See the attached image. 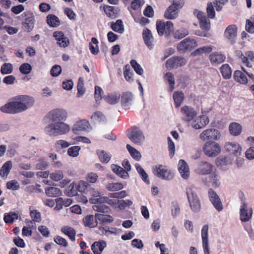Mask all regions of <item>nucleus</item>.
<instances>
[{
    "label": "nucleus",
    "mask_w": 254,
    "mask_h": 254,
    "mask_svg": "<svg viewBox=\"0 0 254 254\" xmlns=\"http://www.w3.org/2000/svg\"><path fill=\"white\" fill-rule=\"evenodd\" d=\"M67 117V112L62 108L54 109L49 112L44 118L49 122L44 129L45 134L51 137L67 134L70 130V126L64 123Z\"/></svg>",
    "instance_id": "nucleus-1"
},
{
    "label": "nucleus",
    "mask_w": 254,
    "mask_h": 254,
    "mask_svg": "<svg viewBox=\"0 0 254 254\" xmlns=\"http://www.w3.org/2000/svg\"><path fill=\"white\" fill-rule=\"evenodd\" d=\"M33 97L28 95H19L12 100L0 107L2 112L9 114H17L26 111L34 104Z\"/></svg>",
    "instance_id": "nucleus-2"
},
{
    "label": "nucleus",
    "mask_w": 254,
    "mask_h": 254,
    "mask_svg": "<svg viewBox=\"0 0 254 254\" xmlns=\"http://www.w3.org/2000/svg\"><path fill=\"white\" fill-rule=\"evenodd\" d=\"M185 3L184 0H173L172 4L166 10L164 17L167 19H174L178 16V12Z\"/></svg>",
    "instance_id": "nucleus-3"
},
{
    "label": "nucleus",
    "mask_w": 254,
    "mask_h": 254,
    "mask_svg": "<svg viewBox=\"0 0 254 254\" xmlns=\"http://www.w3.org/2000/svg\"><path fill=\"white\" fill-rule=\"evenodd\" d=\"M202 150L206 156L214 157L220 153L221 146L218 143L214 141H208L203 144Z\"/></svg>",
    "instance_id": "nucleus-4"
},
{
    "label": "nucleus",
    "mask_w": 254,
    "mask_h": 254,
    "mask_svg": "<svg viewBox=\"0 0 254 254\" xmlns=\"http://www.w3.org/2000/svg\"><path fill=\"white\" fill-rule=\"evenodd\" d=\"M187 197L192 211L195 212L199 211L201 208L200 202L196 192L190 188L186 189Z\"/></svg>",
    "instance_id": "nucleus-5"
},
{
    "label": "nucleus",
    "mask_w": 254,
    "mask_h": 254,
    "mask_svg": "<svg viewBox=\"0 0 254 254\" xmlns=\"http://www.w3.org/2000/svg\"><path fill=\"white\" fill-rule=\"evenodd\" d=\"M221 134L220 132L215 128H210L204 130L199 134L200 139L203 141H214L220 139Z\"/></svg>",
    "instance_id": "nucleus-6"
},
{
    "label": "nucleus",
    "mask_w": 254,
    "mask_h": 254,
    "mask_svg": "<svg viewBox=\"0 0 254 254\" xmlns=\"http://www.w3.org/2000/svg\"><path fill=\"white\" fill-rule=\"evenodd\" d=\"M197 46V43L195 40L186 38L178 44L177 50L180 53H184L187 51H191Z\"/></svg>",
    "instance_id": "nucleus-7"
},
{
    "label": "nucleus",
    "mask_w": 254,
    "mask_h": 254,
    "mask_svg": "<svg viewBox=\"0 0 254 254\" xmlns=\"http://www.w3.org/2000/svg\"><path fill=\"white\" fill-rule=\"evenodd\" d=\"M209 123V120L206 115H201L195 118L189 123L190 125L195 129L204 128Z\"/></svg>",
    "instance_id": "nucleus-8"
},
{
    "label": "nucleus",
    "mask_w": 254,
    "mask_h": 254,
    "mask_svg": "<svg viewBox=\"0 0 254 254\" xmlns=\"http://www.w3.org/2000/svg\"><path fill=\"white\" fill-rule=\"evenodd\" d=\"M153 173L158 177L165 180H171L174 177L173 173L162 165L156 166Z\"/></svg>",
    "instance_id": "nucleus-9"
},
{
    "label": "nucleus",
    "mask_w": 254,
    "mask_h": 254,
    "mask_svg": "<svg viewBox=\"0 0 254 254\" xmlns=\"http://www.w3.org/2000/svg\"><path fill=\"white\" fill-rule=\"evenodd\" d=\"M253 209L245 202H243L240 208V219L243 222L249 221L252 217Z\"/></svg>",
    "instance_id": "nucleus-10"
},
{
    "label": "nucleus",
    "mask_w": 254,
    "mask_h": 254,
    "mask_svg": "<svg viewBox=\"0 0 254 254\" xmlns=\"http://www.w3.org/2000/svg\"><path fill=\"white\" fill-rule=\"evenodd\" d=\"M181 112L183 115V120L189 123L191 122L197 115L196 112L193 108L188 106L182 107Z\"/></svg>",
    "instance_id": "nucleus-11"
},
{
    "label": "nucleus",
    "mask_w": 254,
    "mask_h": 254,
    "mask_svg": "<svg viewBox=\"0 0 254 254\" xmlns=\"http://www.w3.org/2000/svg\"><path fill=\"white\" fill-rule=\"evenodd\" d=\"M129 139L134 143L138 145L142 144L145 136L142 131L139 129H134L131 131L130 133L128 135Z\"/></svg>",
    "instance_id": "nucleus-12"
},
{
    "label": "nucleus",
    "mask_w": 254,
    "mask_h": 254,
    "mask_svg": "<svg viewBox=\"0 0 254 254\" xmlns=\"http://www.w3.org/2000/svg\"><path fill=\"white\" fill-rule=\"evenodd\" d=\"M212 170V165L210 163L201 161L198 164L195 172L197 174L204 175L209 174Z\"/></svg>",
    "instance_id": "nucleus-13"
},
{
    "label": "nucleus",
    "mask_w": 254,
    "mask_h": 254,
    "mask_svg": "<svg viewBox=\"0 0 254 254\" xmlns=\"http://www.w3.org/2000/svg\"><path fill=\"white\" fill-rule=\"evenodd\" d=\"M186 60L181 57H173L168 59L166 62L167 68H177L185 65Z\"/></svg>",
    "instance_id": "nucleus-14"
},
{
    "label": "nucleus",
    "mask_w": 254,
    "mask_h": 254,
    "mask_svg": "<svg viewBox=\"0 0 254 254\" xmlns=\"http://www.w3.org/2000/svg\"><path fill=\"white\" fill-rule=\"evenodd\" d=\"M208 226L204 225L201 230V238L202 240V247L204 254H210L208 239Z\"/></svg>",
    "instance_id": "nucleus-15"
},
{
    "label": "nucleus",
    "mask_w": 254,
    "mask_h": 254,
    "mask_svg": "<svg viewBox=\"0 0 254 254\" xmlns=\"http://www.w3.org/2000/svg\"><path fill=\"white\" fill-rule=\"evenodd\" d=\"M225 148L230 154L236 156L240 155L242 152V148L237 142H227L225 145Z\"/></svg>",
    "instance_id": "nucleus-16"
},
{
    "label": "nucleus",
    "mask_w": 254,
    "mask_h": 254,
    "mask_svg": "<svg viewBox=\"0 0 254 254\" xmlns=\"http://www.w3.org/2000/svg\"><path fill=\"white\" fill-rule=\"evenodd\" d=\"M216 164L220 169L226 170L232 165V162L229 157L220 156L216 159Z\"/></svg>",
    "instance_id": "nucleus-17"
},
{
    "label": "nucleus",
    "mask_w": 254,
    "mask_h": 254,
    "mask_svg": "<svg viewBox=\"0 0 254 254\" xmlns=\"http://www.w3.org/2000/svg\"><path fill=\"white\" fill-rule=\"evenodd\" d=\"M142 36L146 46L149 49H152L154 46V38L150 30L146 28H144L142 33Z\"/></svg>",
    "instance_id": "nucleus-18"
},
{
    "label": "nucleus",
    "mask_w": 254,
    "mask_h": 254,
    "mask_svg": "<svg viewBox=\"0 0 254 254\" xmlns=\"http://www.w3.org/2000/svg\"><path fill=\"white\" fill-rule=\"evenodd\" d=\"M54 37L57 41V44L62 47H67L69 44V41L67 37L61 31H56L53 34Z\"/></svg>",
    "instance_id": "nucleus-19"
},
{
    "label": "nucleus",
    "mask_w": 254,
    "mask_h": 254,
    "mask_svg": "<svg viewBox=\"0 0 254 254\" xmlns=\"http://www.w3.org/2000/svg\"><path fill=\"white\" fill-rule=\"evenodd\" d=\"M197 17L199 19L200 27L204 31H208L210 28V23L209 19L204 15L203 13L199 11L197 14Z\"/></svg>",
    "instance_id": "nucleus-20"
},
{
    "label": "nucleus",
    "mask_w": 254,
    "mask_h": 254,
    "mask_svg": "<svg viewBox=\"0 0 254 254\" xmlns=\"http://www.w3.org/2000/svg\"><path fill=\"white\" fill-rule=\"evenodd\" d=\"M178 170L182 177L187 179L190 176V169L187 163L183 160H180L178 164Z\"/></svg>",
    "instance_id": "nucleus-21"
},
{
    "label": "nucleus",
    "mask_w": 254,
    "mask_h": 254,
    "mask_svg": "<svg viewBox=\"0 0 254 254\" xmlns=\"http://www.w3.org/2000/svg\"><path fill=\"white\" fill-rule=\"evenodd\" d=\"M209 58L212 64L216 65L223 63L225 56L220 53L214 52L209 55Z\"/></svg>",
    "instance_id": "nucleus-22"
},
{
    "label": "nucleus",
    "mask_w": 254,
    "mask_h": 254,
    "mask_svg": "<svg viewBox=\"0 0 254 254\" xmlns=\"http://www.w3.org/2000/svg\"><path fill=\"white\" fill-rule=\"evenodd\" d=\"M237 26L234 24L230 25L226 28L224 32V36L231 41H233L237 36Z\"/></svg>",
    "instance_id": "nucleus-23"
},
{
    "label": "nucleus",
    "mask_w": 254,
    "mask_h": 254,
    "mask_svg": "<svg viewBox=\"0 0 254 254\" xmlns=\"http://www.w3.org/2000/svg\"><path fill=\"white\" fill-rule=\"evenodd\" d=\"M12 162L11 161H6L2 166L0 170V176L4 179L7 178L12 168Z\"/></svg>",
    "instance_id": "nucleus-24"
},
{
    "label": "nucleus",
    "mask_w": 254,
    "mask_h": 254,
    "mask_svg": "<svg viewBox=\"0 0 254 254\" xmlns=\"http://www.w3.org/2000/svg\"><path fill=\"white\" fill-rule=\"evenodd\" d=\"M104 9L107 16L112 19L116 18L118 15L119 10L117 7L107 5Z\"/></svg>",
    "instance_id": "nucleus-25"
},
{
    "label": "nucleus",
    "mask_w": 254,
    "mask_h": 254,
    "mask_svg": "<svg viewBox=\"0 0 254 254\" xmlns=\"http://www.w3.org/2000/svg\"><path fill=\"white\" fill-rule=\"evenodd\" d=\"M111 169L116 175L123 179H126L129 177L128 173L120 166L113 164L111 165Z\"/></svg>",
    "instance_id": "nucleus-26"
},
{
    "label": "nucleus",
    "mask_w": 254,
    "mask_h": 254,
    "mask_svg": "<svg viewBox=\"0 0 254 254\" xmlns=\"http://www.w3.org/2000/svg\"><path fill=\"white\" fill-rule=\"evenodd\" d=\"M106 247V242L102 241L94 242L91 246V249L94 254H101Z\"/></svg>",
    "instance_id": "nucleus-27"
},
{
    "label": "nucleus",
    "mask_w": 254,
    "mask_h": 254,
    "mask_svg": "<svg viewBox=\"0 0 254 254\" xmlns=\"http://www.w3.org/2000/svg\"><path fill=\"white\" fill-rule=\"evenodd\" d=\"M97 219L95 215H89L86 216L83 219V223L85 226L90 228L95 227L97 225Z\"/></svg>",
    "instance_id": "nucleus-28"
},
{
    "label": "nucleus",
    "mask_w": 254,
    "mask_h": 254,
    "mask_svg": "<svg viewBox=\"0 0 254 254\" xmlns=\"http://www.w3.org/2000/svg\"><path fill=\"white\" fill-rule=\"evenodd\" d=\"M121 95L119 92L110 94L104 97L105 100L110 104H115L118 103L120 99Z\"/></svg>",
    "instance_id": "nucleus-29"
},
{
    "label": "nucleus",
    "mask_w": 254,
    "mask_h": 254,
    "mask_svg": "<svg viewBox=\"0 0 254 254\" xmlns=\"http://www.w3.org/2000/svg\"><path fill=\"white\" fill-rule=\"evenodd\" d=\"M242 129L241 125L235 122L231 123L229 127L230 134L234 136L239 135L241 133Z\"/></svg>",
    "instance_id": "nucleus-30"
},
{
    "label": "nucleus",
    "mask_w": 254,
    "mask_h": 254,
    "mask_svg": "<svg viewBox=\"0 0 254 254\" xmlns=\"http://www.w3.org/2000/svg\"><path fill=\"white\" fill-rule=\"evenodd\" d=\"M34 17L32 14H29L25 18L24 26L25 30L29 32L31 31L34 26Z\"/></svg>",
    "instance_id": "nucleus-31"
},
{
    "label": "nucleus",
    "mask_w": 254,
    "mask_h": 254,
    "mask_svg": "<svg viewBox=\"0 0 254 254\" xmlns=\"http://www.w3.org/2000/svg\"><path fill=\"white\" fill-rule=\"evenodd\" d=\"M61 231L67 236L72 241H75L76 233L73 228L68 226H64L61 228Z\"/></svg>",
    "instance_id": "nucleus-32"
},
{
    "label": "nucleus",
    "mask_w": 254,
    "mask_h": 254,
    "mask_svg": "<svg viewBox=\"0 0 254 254\" xmlns=\"http://www.w3.org/2000/svg\"><path fill=\"white\" fill-rule=\"evenodd\" d=\"M111 27L113 31L120 34L123 33L125 30L123 21L121 19L117 20L115 22H112Z\"/></svg>",
    "instance_id": "nucleus-33"
},
{
    "label": "nucleus",
    "mask_w": 254,
    "mask_h": 254,
    "mask_svg": "<svg viewBox=\"0 0 254 254\" xmlns=\"http://www.w3.org/2000/svg\"><path fill=\"white\" fill-rule=\"evenodd\" d=\"M45 193L49 197H57L62 194L61 190L57 188L50 187L45 189Z\"/></svg>",
    "instance_id": "nucleus-34"
},
{
    "label": "nucleus",
    "mask_w": 254,
    "mask_h": 254,
    "mask_svg": "<svg viewBox=\"0 0 254 254\" xmlns=\"http://www.w3.org/2000/svg\"><path fill=\"white\" fill-rule=\"evenodd\" d=\"M234 78L236 81L241 84H246L248 79L246 75L240 70H237L234 72Z\"/></svg>",
    "instance_id": "nucleus-35"
},
{
    "label": "nucleus",
    "mask_w": 254,
    "mask_h": 254,
    "mask_svg": "<svg viewBox=\"0 0 254 254\" xmlns=\"http://www.w3.org/2000/svg\"><path fill=\"white\" fill-rule=\"evenodd\" d=\"M19 217L18 214L14 212L6 213L4 214V221L6 223H12L15 220L18 219Z\"/></svg>",
    "instance_id": "nucleus-36"
},
{
    "label": "nucleus",
    "mask_w": 254,
    "mask_h": 254,
    "mask_svg": "<svg viewBox=\"0 0 254 254\" xmlns=\"http://www.w3.org/2000/svg\"><path fill=\"white\" fill-rule=\"evenodd\" d=\"M127 148L132 158L137 161L140 160L141 158V155L139 151L137 150L129 144L127 145Z\"/></svg>",
    "instance_id": "nucleus-37"
},
{
    "label": "nucleus",
    "mask_w": 254,
    "mask_h": 254,
    "mask_svg": "<svg viewBox=\"0 0 254 254\" xmlns=\"http://www.w3.org/2000/svg\"><path fill=\"white\" fill-rule=\"evenodd\" d=\"M223 77L225 79H229L232 75V70L228 64H223L220 68Z\"/></svg>",
    "instance_id": "nucleus-38"
},
{
    "label": "nucleus",
    "mask_w": 254,
    "mask_h": 254,
    "mask_svg": "<svg viewBox=\"0 0 254 254\" xmlns=\"http://www.w3.org/2000/svg\"><path fill=\"white\" fill-rule=\"evenodd\" d=\"M98 43V41L96 38H92L91 41L89 43V50L93 55H97L99 52Z\"/></svg>",
    "instance_id": "nucleus-39"
},
{
    "label": "nucleus",
    "mask_w": 254,
    "mask_h": 254,
    "mask_svg": "<svg viewBox=\"0 0 254 254\" xmlns=\"http://www.w3.org/2000/svg\"><path fill=\"white\" fill-rule=\"evenodd\" d=\"M123 185L120 183H108L106 185V189L111 191H116L123 188Z\"/></svg>",
    "instance_id": "nucleus-40"
},
{
    "label": "nucleus",
    "mask_w": 254,
    "mask_h": 254,
    "mask_svg": "<svg viewBox=\"0 0 254 254\" xmlns=\"http://www.w3.org/2000/svg\"><path fill=\"white\" fill-rule=\"evenodd\" d=\"M135 168L138 173V174L141 176L142 180L145 182L147 184H149V180L148 178V176L146 173L145 172L144 170L141 167V166L138 163H136L135 164Z\"/></svg>",
    "instance_id": "nucleus-41"
},
{
    "label": "nucleus",
    "mask_w": 254,
    "mask_h": 254,
    "mask_svg": "<svg viewBox=\"0 0 254 254\" xmlns=\"http://www.w3.org/2000/svg\"><path fill=\"white\" fill-rule=\"evenodd\" d=\"M47 22L51 27H56L60 25V20L56 16L51 14L47 17Z\"/></svg>",
    "instance_id": "nucleus-42"
},
{
    "label": "nucleus",
    "mask_w": 254,
    "mask_h": 254,
    "mask_svg": "<svg viewBox=\"0 0 254 254\" xmlns=\"http://www.w3.org/2000/svg\"><path fill=\"white\" fill-rule=\"evenodd\" d=\"M132 94L129 92L124 93L121 98L122 104L123 106H128L131 104L132 100Z\"/></svg>",
    "instance_id": "nucleus-43"
},
{
    "label": "nucleus",
    "mask_w": 254,
    "mask_h": 254,
    "mask_svg": "<svg viewBox=\"0 0 254 254\" xmlns=\"http://www.w3.org/2000/svg\"><path fill=\"white\" fill-rule=\"evenodd\" d=\"M212 50L211 47L210 46H204L197 49L194 52L191 53V55L193 56H197L202 55L203 53H209Z\"/></svg>",
    "instance_id": "nucleus-44"
},
{
    "label": "nucleus",
    "mask_w": 254,
    "mask_h": 254,
    "mask_svg": "<svg viewBox=\"0 0 254 254\" xmlns=\"http://www.w3.org/2000/svg\"><path fill=\"white\" fill-rule=\"evenodd\" d=\"M96 218L100 221L102 223H110L113 221V217L108 215H103L101 214H96Z\"/></svg>",
    "instance_id": "nucleus-45"
},
{
    "label": "nucleus",
    "mask_w": 254,
    "mask_h": 254,
    "mask_svg": "<svg viewBox=\"0 0 254 254\" xmlns=\"http://www.w3.org/2000/svg\"><path fill=\"white\" fill-rule=\"evenodd\" d=\"M91 120L95 123H100L106 120L105 115L100 111L95 112L91 116Z\"/></svg>",
    "instance_id": "nucleus-46"
},
{
    "label": "nucleus",
    "mask_w": 254,
    "mask_h": 254,
    "mask_svg": "<svg viewBox=\"0 0 254 254\" xmlns=\"http://www.w3.org/2000/svg\"><path fill=\"white\" fill-rule=\"evenodd\" d=\"M50 178L55 182L62 180L64 178L63 172L62 170H56L50 174Z\"/></svg>",
    "instance_id": "nucleus-47"
},
{
    "label": "nucleus",
    "mask_w": 254,
    "mask_h": 254,
    "mask_svg": "<svg viewBox=\"0 0 254 254\" xmlns=\"http://www.w3.org/2000/svg\"><path fill=\"white\" fill-rule=\"evenodd\" d=\"M92 208L94 211L103 213H108L110 211V208L104 204H95Z\"/></svg>",
    "instance_id": "nucleus-48"
},
{
    "label": "nucleus",
    "mask_w": 254,
    "mask_h": 254,
    "mask_svg": "<svg viewBox=\"0 0 254 254\" xmlns=\"http://www.w3.org/2000/svg\"><path fill=\"white\" fill-rule=\"evenodd\" d=\"M124 75L126 80L128 82H131L133 80L132 75L133 73L131 70L130 67L129 65L127 64L125 66Z\"/></svg>",
    "instance_id": "nucleus-49"
},
{
    "label": "nucleus",
    "mask_w": 254,
    "mask_h": 254,
    "mask_svg": "<svg viewBox=\"0 0 254 254\" xmlns=\"http://www.w3.org/2000/svg\"><path fill=\"white\" fill-rule=\"evenodd\" d=\"M89 186L88 184L87 183L80 181V188L82 187H84L85 189H87V191L89 192L90 194L94 197H98L100 194L101 193L97 190H95L93 188H89L88 187Z\"/></svg>",
    "instance_id": "nucleus-50"
},
{
    "label": "nucleus",
    "mask_w": 254,
    "mask_h": 254,
    "mask_svg": "<svg viewBox=\"0 0 254 254\" xmlns=\"http://www.w3.org/2000/svg\"><path fill=\"white\" fill-rule=\"evenodd\" d=\"M210 182L212 183V185L215 188H218L220 186V176L215 173L211 174L209 176Z\"/></svg>",
    "instance_id": "nucleus-51"
},
{
    "label": "nucleus",
    "mask_w": 254,
    "mask_h": 254,
    "mask_svg": "<svg viewBox=\"0 0 254 254\" xmlns=\"http://www.w3.org/2000/svg\"><path fill=\"white\" fill-rule=\"evenodd\" d=\"M189 32L188 30L185 28H182L179 30H177L174 33V36L175 38L178 39H182L189 35Z\"/></svg>",
    "instance_id": "nucleus-52"
},
{
    "label": "nucleus",
    "mask_w": 254,
    "mask_h": 254,
    "mask_svg": "<svg viewBox=\"0 0 254 254\" xmlns=\"http://www.w3.org/2000/svg\"><path fill=\"white\" fill-rule=\"evenodd\" d=\"M184 94L182 92H175L173 94V99L176 107H179L183 99Z\"/></svg>",
    "instance_id": "nucleus-53"
},
{
    "label": "nucleus",
    "mask_w": 254,
    "mask_h": 254,
    "mask_svg": "<svg viewBox=\"0 0 254 254\" xmlns=\"http://www.w3.org/2000/svg\"><path fill=\"white\" fill-rule=\"evenodd\" d=\"M98 154L101 162L107 163L109 162L111 158V155L105 151H98Z\"/></svg>",
    "instance_id": "nucleus-54"
},
{
    "label": "nucleus",
    "mask_w": 254,
    "mask_h": 254,
    "mask_svg": "<svg viewBox=\"0 0 254 254\" xmlns=\"http://www.w3.org/2000/svg\"><path fill=\"white\" fill-rule=\"evenodd\" d=\"M165 79L169 83V91L172 92L174 89L175 79L173 75L170 72H167L164 76Z\"/></svg>",
    "instance_id": "nucleus-55"
},
{
    "label": "nucleus",
    "mask_w": 254,
    "mask_h": 254,
    "mask_svg": "<svg viewBox=\"0 0 254 254\" xmlns=\"http://www.w3.org/2000/svg\"><path fill=\"white\" fill-rule=\"evenodd\" d=\"M13 71L12 65L10 63H4L1 67L0 72L2 74L11 73Z\"/></svg>",
    "instance_id": "nucleus-56"
},
{
    "label": "nucleus",
    "mask_w": 254,
    "mask_h": 254,
    "mask_svg": "<svg viewBox=\"0 0 254 254\" xmlns=\"http://www.w3.org/2000/svg\"><path fill=\"white\" fill-rule=\"evenodd\" d=\"M92 129V127L89 121L86 120H80V131L89 132Z\"/></svg>",
    "instance_id": "nucleus-57"
},
{
    "label": "nucleus",
    "mask_w": 254,
    "mask_h": 254,
    "mask_svg": "<svg viewBox=\"0 0 254 254\" xmlns=\"http://www.w3.org/2000/svg\"><path fill=\"white\" fill-rule=\"evenodd\" d=\"M20 71L23 74H27L32 70V66L28 63H24L19 67Z\"/></svg>",
    "instance_id": "nucleus-58"
},
{
    "label": "nucleus",
    "mask_w": 254,
    "mask_h": 254,
    "mask_svg": "<svg viewBox=\"0 0 254 254\" xmlns=\"http://www.w3.org/2000/svg\"><path fill=\"white\" fill-rule=\"evenodd\" d=\"M130 63L131 66L133 68L134 71L136 72V73L139 75H142L143 74V69L142 68L141 66L136 62L135 60H131Z\"/></svg>",
    "instance_id": "nucleus-59"
},
{
    "label": "nucleus",
    "mask_w": 254,
    "mask_h": 254,
    "mask_svg": "<svg viewBox=\"0 0 254 254\" xmlns=\"http://www.w3.org/2000/svg\"><path fill=\"white\" fill-rule=\"evenodd\" d=\"M156 28L159 35H163L165 33V22L158 20L156 22Z\"/></svg>",
    "instance_id": "nucleus-60"
},
{
    "label": "nucleus",
    "mask_w": 254,
    "mask_h": 254,
    "mask_svg": "<svg viewBox=\"0 0 254 254\" xmlns=\"http://www.w3.org/2000/svg\"><path fill=\"white\" fill-rule=\"evenodd\" d=\"M79 151V147L74 146L70 147L67 150V154L71 157H75L78 155Z\"/></svg>",
    "instance_id": "nucleus-61"
},
{
    "label": "nucleus",
    "mask_w": 254,
    "mask_h": 254,
    "mask_svg": "<svg viewBox=\"0 0 254 254\" xmlns=\"http://www.w3.org/2000/svg\"><path fill=\"white\" fill-rule=\"evenodd\" d=\"M6 187L9 190H17L19 188L18 182L16 180H11L6 183Z\"/></svg>",
    "instance_id": "nucleus-62"
},
{
    "label": "nucleus",
    "mask_w": 254,
    "mask_h": 254,
    "mask_svg": "<svg viewBox=\"0 0 254 254\" xmlns=\"http://www.w3.org/2000/svg\"><path fill=\"white\" fill-rule=\"evenodd\" d=\"M168 149L169 151V155L171 157H172L174 154L175 151V144L173 141L172 140L170 137H168Z\"/></svg>",
    "instance_id": "nucleus-63"
},
{
    "label": "nucleus",
    "mask_w": 254,
    "mask_h": 254,
    "mask_svg": "<svg viewBox=\"0 0 254 254\" xmlns=\"http://www.w3.org/2000/svg\"><path fill=\"white\" fill-rule=\"evenodd\" d=\"M206 10L208 17L210 18H214L215 17V12L212 3H208L207 4Z\"/></svg>",
    "instance_id": "nucleus-64"
}]
</instances>
